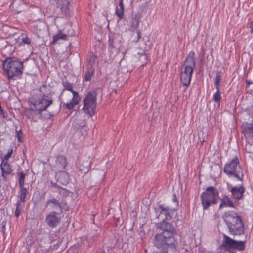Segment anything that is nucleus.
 <instances>
[{
	"instance_id": "obj_35",
	"label": "nucleus",
	"mask_w": 253,
	"mask_h": 253,
	"mask_svg": "<svg viewBox=\"0 0 253 253\" xmlns=\"http://www.w3.org/2000/svg\"><path fill=\"white\" fill-rule=\"evenodd\" d=\"M216 90H219V83H214Z\"/></svg>"
},
{
	"instance_id": "obj_15",
	"label": "nucleus",
	"mask_w": 253,
	"mask_h": 253,
	"mask_svg": "<svg viewBox=\"0 0 253 253\" xmlns=\"http://www.w3.org/2000/svg\"><path fill=\"white\" fill-rule=\"evenodd\" d=\"M156 211L160 214L165 215L167 220L171 219V215L174 212L173 209L166 206L164 204L160 205L156 209Z\"/></svg>"
},
{
	"instance_id": "obj_39",
	"label": "nucleus",
	"mask_w": 253,
	"mask_h": 253,
	"mask_svg": "<svg viewBox=\"0 0 253 253\" xmlns=\"http://www.w3.org/2000/svg\"><path fill=\"white\" fill-rule=\"evenodd\" d=\"M119 4H124L123 0H119Z\"/></svg>"
},
{
	"instance_id": "obj_30",
	"label": "nucleus",
	"mask_w": 253,
	"mask_h": 253,
	"mask_svg": "<svg viewBox=\"0 0 253 253\" xmlns=\"http://www.w3.org/2000/svg\"><path fill=\"white\" fill-rule=\"evenodd\" d=\"M21 40L25 44L30 45L31 43V40L26 35L22 37Z\"/></svg>"
},
{
	"instance_id": "obj_27",
	"label": "nucleus",
	"mask_w": 253,
	"mask_h": 253,
	"mask_svg": "<svg viewBox=\"0 0 253 253\" xmlns=\"http://www.w3.org/2000/svg\"><path fill=\"white\" fill-rule=\"evenodd\" d=\"M25 174L23 172H21L19 175V184L20 187H23L24 184Z\"/></svg>"
},
{
	"instance_id": "obj_38",
	"label": "nucleus",
	"mask_w": 253,
	"mask_h": 253,
	"mask_svg": "<svg viewBox=\"0 0 253 253\" xmlns=\"http://www.w3.org/2000/svg\"><path fill=\"white\" fill-rule=\"evenodd\" d=\"M247 82L248 85L252 84L253 83V82H252L251 81H248Z\"/></svg>"
},
{
	"instance_id": "obj_5",
	"label": "nucleus",
	"mask_w": 253,
	"mask_h": 253,
	"mask_svg": "<svg viewBox=\"0 0 253 253\" xmlns=\"http://www.w3.org/2000/svg\"><path fill=\"white\" fill-rule=\"evenodd\" d=\"M223 171L229 177L233 176L240 181H242L243 179L244 175L242 169L237 156L226 163Z\"/></svg>"
},
{
	"instance_id": "obj_12",
	"label": "nucleus",
	"mask_w": 253,
	"mask_h": 253,
	"mask_svg": "<svg viewBox=\"0 0 253 253\" xmlns=\"http://www.w3.org/2000/svg\"><path fill=\"white\" fill-rule=\"evenodd\" d=\"M61 213L56 211H51L46 216L45 221L51 228L56 227L61 221Z\"/></svg>"
},
{
	"instance_id": "obj_32",
	"label": "nucleus",
	"mask_w": 253,
	"mask_h": 253,
	"mask_svg": "<svg viewBox=\"0 0 253 253\" xmlns=\"http://www.w3.org/2000/svg\"><path fill=\"white\" fill-rule=\"evenodd\" d=\"M12 153V150H11L10 152H9L7 154H6L4 156V158L3 160L5 161H7L8 159L10 157L11 154Z\"/></svg>"
},
{
	"instance_id": "obj_10",
	"label": "nucleus",
	"mask_w": 253,
	"mask_h": 253,
	"mask_svg": "<svg viewBox=\"0 0 253 253\" xmlns=\"http://www.w3.org/2000/svg\"><path fill=\"white\" fill-rule=\"evenodd\" d=\"M30 103L35 111L41 113L46 109L52 103V99H48L45 98H40L37 99H31Z\"/></svg>"
},
{
	"instance_id": "obj_2",
	"label": "nucleus",
	"mask_w": 253,
	"mask_h": 253,
	"mask_svg": "<svg viewBox=\"0 0 253 253\" xmlns=\"http://www.w3.org/2000/svg\"><path fill=\"white\" fill-rule=\"evenodd\" d=\"M223 218L231 234L240 235L243 233L244 225L241 217L236 212L228 211L224 214Z\"/></svg>"
},
{
	"instance_id": "obj_26",
	"label": "nucleus",
	"mask_w": 253,
	"mask_h": 253,
	"mask_svg": "<svg viewBox=\"0 0 253 253\" xmlns=\"http://www.w3.org/2000/svg\"><path fill=\"white\" fill-rule=\"evenodd\" d=\"M23 64L21 61H17V76L20 75H21L23 72Z\"/></svg>"
},
{
	"instance_id": "obj_23",
	"label": "nucleus",
	"mask_w": 253,
	"mask_h": 253,
	"mask_svg": "<svg viewBox=\"0 0 253 253\" xmlns=\"http://www.w3.org/2000/svg\"><path fill=\"white\" fill-rule=\"evenodd\" d=\"M94 69L92 67H88L85 73L84 80L86 81H90L94 75Z\"/></svg>"
},
{
	"instance_id": "obj_41",
	"label": "nucleus",
	"mask_w": 253,
	"mask_h": 253,
	"mask_svg": "<svg viewBox=\"0 0 253 253\" xmlns=\"http://www.w3.org/2000/svg\"><path fill=\"white\" fill-rule=\"evenodd\" d=\"M14 215L16 216V211L14 212Z\"/></svg>"
},
{
	"instance_id": "obj_29",
	"label": "nucleus",
	"mask_w": 253,
	"mask_h": 253,
	"mask_svg": "<svg viewBox=\"0 0 253 253\" xmlns=\"http://www.w3.org/2000/svg\"><path fill=\"white\" fill-rule=\"evenodd\" d=\"M247 25L250 28L251 33H253V17L248 19Z\"/></svg>"
},
{
	"instance_id": "obj_9",
	"label": "nucleus",
	"mask_w": 253,
	"mask_h": 253,
	"mask_svg": "<svg viewBox=\"0 0 253 253\" xmlns=\"http://www.w3.org/2000/svg\"><path fill=\"white\" fill-rule=\"evenodd\" d=\"M3 68L10 81H14L16 77V62L11 58H7L2 62Z\"/></svg>"
},
{
	"instance_id": "obj_37",
	"label": "nucleus",
	"mask_w": 253,
	"mask_h": 253,
	"mask_svg": "<svg viewBox=\"0 0 253 253\" xmlns=\"http://www.w3.org/2000/svg\"><path fill=\"white\" fill-rule=\"evenodd\" d=\"M19 210H18V205H17V214H16L17 217L19 216Z\"/></svg>"
},
{
	"instance_id": "obj_19",
	"label": "nucleus",
	"mask_w": 253,
	"mask_h": 253,
	"mask_svg": "<svg viewBox=\"0 0 253 253\" xmlns=\"http://www.w3.org/2000/svg\"><path fill=\"white\" fill-rule=\"evenodd\" d=\"M57 181L62 185H67L69 181V175L65 171H61L57 174Z\"/></svg>"
},
{
	"instance_id": "obj_13",
	"label": "nucleus",
	"mask_w": 253,
	"mask_h": 253,
	"mask_svg": "<svg viewBox=\"0 0 253 253\" xmlns=\"http://www.w3.org/2000/svg\"><path fill=\"white\" fill-rule=\"evenodd\" d=\"M232 198L235 200L241 199L245 192V188L242 185L235 186L230 190Z\"/></svg>"
},
{
	"instance_id": "obj_6",
	"label": "nucleus",
	"mask_w": 253,
	"mask_h": 253,
	"mask_svg": "<svg viewBox=\"0 0 253 253\" xmlns=\"http://www.w3.org/2000/svg\"><path fill=\"white\" fill-rule=\"evenodd\" d=\"M96 94L95 92H90L83 101V111L87 115L92 117L96 108Z\"/></svg>"
},
{
	"instance_id": "obj_8",
	"label": "nucleus",
	"mask_w": 253,
	"mask_h": 253,
	"mask_svg": "<svg viewBox=\"0 0 253 253\" xmlns=\"http://www.w3.org/2000/svg\"><path fill=\"white\" fill-rule=\"evenodd\" d=\"M62 85L64 87L63 91L66 90L72 93V99L68 102L65 103L64 105L68 110H73L75 107L79 104L81 100L79 93L73 90L72 84L68 82H63Z\"/></svg>"
},
{
	"instance_id": "obj_11",
	"label": "nucleus",
	"mask_w": 253,
	"mask_h": 253,
	"mask_svg": "<svg viewBox=\"0 0 253 253\" xmlns=\"http://www.w3.org/2000/svg\"><path fill=\"white\" fill-rule=\"evenodd\" d=\"M46 207H49L52 210L59 209L60 213H63V210L68 209V205L65 200L57 199L55 198L50 199L46 202Z\"/></svg>"
},
{
	"instance_id": "obj_36",
	"label": "nucleus",
	"mask_w": 253,
	"mask_h": 253,
	"mask_svg": "<svg viewBox=\"0 0 253 253\" xmlns=\"http://www.w3.org/2000/svg\"><path fill=\"white\" fill-rule=\"evenodd\" d=\"M153 253H168V251H167V249H166L165 251H161V252H154Z\"/></svg>"
},
{
	"instance_id": "obj_34",
	"label": "nucleus",
	"mask_w": 253,
	"mask_h": 253,
	"mask_svg": "<svg viewBox=\"0 0 253 253\" xmlns=\"http://www.w3.org/2000/svg\"><path fill=\"white\" fill-rule=\"evenodd\" d=\"M137 38H138V40L140 39L141 37V32L139 30H137Z\"/></svg>"
},
{
	"instance_id": "obj_4",
	"label": "nucleus",
	"mask_w": 253,
	"mask_h": 253,
	"mask_svg": "<svg viewBox=\"0 0 253 253\" xmlns=\"http://www.w3.org/2000/svg\"><path fill=\"white\" fill-rule=\"evenodd\" d=\"M219 198L217 189L213 186L208 187L200 195L203 209H208L211 206L217 204Z\"/></svg>"
},
{
	"instance_id": "obj_21",
	"label": "nucleus",
	"mask_w": 253,
	"mask_h": 253,
	"mask_svg": "<svg viewBox=\"0 0 253 253\" xmlns=\"http://www.w3.org/2000/svg\"><path fill=\"white\" fill-rule=\"evenodd\" d=\"M124 4H119V7L115 8V14L120 20L122 19L124 17Z\"/></svg>"
},
{
	"instance_id": "obj_17",
	"label": "nucleus",
	"mask_w": 253,
	"mask_h": 253,
	"mask_svg": "<svg viewBox=\"0 0 253 253\" xmlns=\"http://www.w3.org/2000/svg\"><path fill=\"white\" fill-rule=\"evenodd\" d=\"M159 228L162 230V232H168L169 233L175 234V230L173 225L164 220L160 223Z\"/></svg>"
},
{
	"instance_id": "obj_28",
	"label": "nucleus",
	"mask_w": 253,
	"mask_h": 253,
	"mask_svg": "<svg viewBox=\"0 0 253 253\" xmlns=\"http://www.w3.org/2000/svg\"><path fill=\"white\" fill-rule=\"evenodd\" d=\"M221 99L220 90H216L213 96V100L215 102H219Z\"/></svg>"
},
{
	"instance_id": "obj_16",
	"label": "nucleus",
	"mask_w": 253,
	"mask_h": 253,
	"mask_svg": "<svg viewBox=\"0 0 253 253\" xmlns=\"http://www.w3.org/2000/svg\"><path fill=\"white\" fill-rule=\"evenodd\" d=\"M67 165V160L66 157L64 155H61L58 156L55 160V163L54 167L58 169H64L66 168Z\"/></svg>"
},
{
	"instance_id": "obj_22",
	"label": "nucleus",
	"mask_w": 253,
	"mask_h": 253,
	"mask_svg": "<svg viewBox=\"0 0 253 253\" xmlns=\"http://www.w3.org/2000/svg\"><path fill=\"white\" fill-rule=\"evenodd\" d=\"M67 38V35L65 34L62 33L61 31L60 30L59 32L55 35L53 36V43L55 44L59 40H66Z\"/></svg>"
},
{
	"instance_id": "obj_40",
	"label": "nucleus",
	"mask_w": 253,
	"mask_h": 253,
	"mask_svg": "<svg viewBox=\"0 0 253 253\" xmlns=\"http://www.w3.org/2000/svg\"><path fill=\"white\" fill-rule=\"evenodd\" d=\"M4 111H3V112H0V114L2 115H3V116L4 117H5V116H4Z\"/></svg>"
},
{
	"instance_id": "obj_25",
	"label": "nucleus",
	"mask_w": 253,
	"mask_h": 253,
	"mask_svg": "<svg viewBox=\"0 0 253 253\" xmlns=\"http://www.w3.org/2000/svg\"><path fill=\"white\" fill-rule=\"evenodd\" d=\"M28 191L26 188H24L23 187H20V201L22 202H23L25 200V198L27 195Z\"/></svg>"
},
{
	"instance_id": "obj_18",
	"label": "nucleus",
	"mask_w": 253,
	"mask_h": 253,
	"mask_svg": "<svg viewBox=\"0 0 253 253\" xmlns=\"http://www.w3.org/2000/svg\"><path fill=\"white\" fill-rule=\"evenodd\" d=\"M224 207L235 208L234 202L231 200L228 196L226 195L223 196L219 206V209Z\"/></svg>"
},
{
	"instance_id": "obj_24",
	"label": "nucleus",
	"mask_w": 253,
	"mask_h": 253,
	"mask_svg": "<svg viewBox=\"0 0 253 253\" xmlns=\"http://www.w3.org/2000/svg\"><path fill=\"white\" fill-rule=\"evenodd\" d=\"M139 21L136 17H132L130 22V26L133 29H137L139 27Z\"/></svg>"
},
{
	"instance_id": "obj_14",
	"label": "nucleus",
	"mask_w": 253,
	"mask_h": 253,
	"mask_svg": "<svg viewBox=\"0 0 253 253\" xmlns=\"http://www.w3.org/2000/svg\"><path fill=\"white\" fill-rule=\"evenodd\" d=\"M242 132L247 138H253V122H244L241 126Z\"/></svg>"
},
{
	"instance_id": "obj_31",
	"label": "nucleus",
	"mask_w": 253,
	"mask_h": 253,
	"mask_svg": "<svg viewBox=\"0 0 253 253\" xmlns=\"http://www.w3.org/2000/svg\"><path fill=\"white\" fill-rule=\"evenodd\" d=\"M17 138L19 142H22L23 141L24 137L21 130L17 131Z\"/></svg>"
},
{
	"instance_id": "obj_1",
	"label": "nucleus",
	"mask_w": 253,
	"mask_h": 253,
	"mask_svg": "<svg viewBox=\"0 0 253 253\" xmlns=\"http://www.w3.org/2000/svg\"><path fill=\"white\" fill-rule=\"evenodd\" d=\"M195 54L193 51H190L185 59L181 69L180 81L185 90L189 87L192 78V75L195 68Z\"/></svg>"
},
{
	"instance_id": "obj_33",
	"label": "nucleus",
	"mask_w": 253,
	"mask_h": 253,
	"mask_svg": "<svg viewBox=\"0 0 253 253\" xmlns=\"http://www.w3.org/2000/svg\"><path fill=\"white\" fill-rule=\"evenodd\" d=\"M220 80H221V78H220V75H217L216 76V78H215V82L217 83H220Z\"/></svg>"
},
{
	"instance_id": "obj_20",
	"label": "nucleus",
	"mask_w": 253,
	"mask_h": 253,
	"mask_svg": "<svg viewBox=\"0 0 253 253\" xmlns=\"http://www.w3.org/2000/svg\"><path fill=\"white\" fill-rule=\"evenodd\" d=\"M0 167L3 176L10 174L12 171L9 164L7 162V161H5L4 160H3L0 165Z\"/></svg>"
},
{
	"instance_id": "obj_7",
	"label": "nucleus",
	"mask_w": 253,
	"mask_h": 253,
	"mask_svg": "<svg viewBox=\"0 0 253 253\" xmlns=\"http://www.w3.org/2000/svg\"><path fill=\"white\" fill-rule=\"evenodd\" d=\"M222 246L229 253H231L232 250L243 251L245 248V242L242 241H236L228 236L224 234Z\"/></svg>"
},
{
	"instance_id": "obj_3",
	"label": "nucleus",
	"mask_w": 253,
	"mask_h": 253,
	"mask_svg": "<svg viewBox=\"0 0 253 253\" xmlns=\"http://www.w3.org/2000/svg\"><path fill=\"white\" fill-rule=\"evenodd\" d=\"M173 235L166 232L156 234L154 242L155 246L158 249H167L171 248L176 249L177 243Z\"/></svg>"
}]
</instances>
